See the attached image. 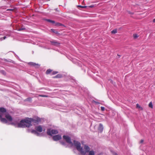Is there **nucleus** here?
<instances>
[{
    "label": "nucleus",
    "instance_id": "f257e3e1",
    "mask_svg": "<svg viewBox=\"0 0 155 155\" xmlns=\"http://www.w3.org/2000/svg\"><path fill=\"white\" fill-rule=\"evenodd\" d=\"M74 143L77 149L83 155H85L87 152H88L90 151V147L86 145H85L84 147L85 150H83V148L81 146V144L80 142L74 140Z\"/></svg>",
    "mask_w": 155,
    "mask_h": 155
},
{
    "label": "nucleus",
    "instance_id": "f03ea898",
    "mask_svg": "<svg viewBox=\"0 0 155 155\" xmlns=\"http://www.w3.org/2000/svg\"><path fill=\"white\" fill-rule=\"evenodd\" d=\"M31 118H28L26 119L21 120L18 124L19 127H29L32 125Z\"/></svg>",
    "mask_w": 155,
    "mask_h": 155
},
{
    "label": "nucleus",
    "instance_id": "7ed1b4c3",
    "mask_svg": "<svg viewBox=\"0 0 155 155\" xmlns=\"http://www.w3.org/2000/svg\"><path fill=\"white\" fill-rule=\"evenodd\" d=\"M58 133L57 130H51L50 129H48L47 131V134L50 136H51L52 134H55Z\"/></svg>",
    "mask_w": 155,
    "mask_h": 155
},
{
    "label": "nucleus",
    "instance_id": "20e7f679",
    "mask_svg": "<svg viewBox=\"0 0 155 155\" xmlns=\"http://www.w3.org/2000/svg\"><path fill=\"white\" fill-rule=\"evenodd\" d=\"M63 138L69 144H72L71 138L67 136L64 135L63 136Z\"/></svg>",
    "mask_w": 155,
    "mask_h": 155
},
{
    "label": "nucleus",
    "instance_id": "39448f33",
    "mask_svg": "<svg viewBox=\"0 0 155 155\" xmlns=\"http://www.w3.org/2000/svg\"><path fill=\"white\" fill-rule=\"evenodd\" d=\"M50 42L51 45L56 46H58L60 44V42L56 40L50 41Z\"/></svg>",
    "mask_w": 155,
    "mask_h": 155
},
{
    "label": "nucleus",
    "instance_id": "423d86ee",
    "mask_svg": "<svg viewBox=\"0 0 155 155\" xmlns=\"http://www.w3.org/2000/svg\"><path fill=\"white\" fill-rule=\"evenodd\" d=\"M31 119L32 123H33V124H38L41 121L40 119L38 118L35 119L31 118Z\"/></svg>",
    "mask_w": 155,
    "mask_h": 155
},
{
    "label": "nucleus",
    "instance_id": "0eeeda50",
    "mask_svg": "<svg viewBox=\"0 0 155 155\" xmlns=\"http://www.w3.org/2000/svg\"><path fill=\"white\" fill-rule=\"evenodd\" d=\"M61 137L60 135L59 134L55 136H54L53 137V140L54 141H58L61 139Z\"/></svg>",
    "mask_w": 155,
    "mask_h": 155
},
{
    "label": "nucleus",
    "instance_id": "6e6552de",
    "mask_svg": "<svg viewBox=\"0 0 155 155\" xmlns=\"http://www.w3.org/2000/svg\"><path fill=\"white\" fill-rule=\"evenodd\" d=\"M104 129V126L101 124H100L98 127V130L100 132H102Z\"/></svg>",
    "mask_w": 155,
    "mask_h": 155
},
{
    "label": "nucleus",
    "instance_id": "1a4fd4ad",
    "mask_svg": "<svg viewBox=\"0 0 155 155\" xmlns=\"http://www.w3.org/2000/svg\"><path fill=\"white\" fill-rule=\"evenodd\" d=\"M5 117L8 120L11 121L12 120V117L9 114H7L5 115Z\"/></svg>",
    "mask_w": 155,
    "mask_h": 155
},
{
    "label": "nucleus",
    "instance_id": "9d476101",
    "mask_svg": "<svg viewBox=\"0 0 155 155\" xmlns=\"http://www.w3.org/2000/svg\"><path fill=\"white\" fill-rule=\"evenodd\" d=\"M36 130L40 132H41L43 131V129L42 127L41 126H39L37 127L36 128Z\"/></svg>",
    "mask_w": 155,
    "mask_h": 155
},
{
    "label": "nucleus",
    "instance_id": "9b49d317",
    "mask_svg": "<svg viewBox=\"0 0 155 155\" xmlns=\"http://www.w3.org/2000/svg\"><path fill=\"white\" fill-rule=\"evenodd\" d=\"M6 112V110L5 108L4 107H0V112L4 113Z\"/></svg>",
    "mask_w": 155,
    "mask_h": 155
},
{
    "label": "nucleus",
    "instance_id": "f8f14e48",
    "mask_svg": "<svg viewBox=\"0 0 155 155\" xmlns=\"http://www.w3.org/2000/svg\"><path fill=\"white\" fill-rule=\"evenodd\" d=\"M62 75L61 74H58L56 76L53 77V78H61L62 77Z\"/></svg>",
    "mask_w": 155,
    "mask_h": 155
},
{
    "label": "nucleus",
    "instance_id": "ddd939ff",
    "mask_svg": "<svg viewBox=\"0 0 155 155\" xmlns=\"http://www.w3.org/2000/svg\"><path fill=\"white\" fill-rule=\"evenodd\" d=\"M0 119L1 121L2 122L5 123H6L7 122V120L5 118H2V117Z\"/></svg>",
    "mask_w": 155,
    "mask_h": 155
},
{
    "label": "nucleus",
    "instance_id": "4468645a",
    "mask_svg": "<svg viewBox=\"0 0 155 155\" xmlns=\"http://www.w3.org/2000/svg\"><path fill=\"white\" fill-rule=\"evenodd\" d=\"M31 133L33 134H34L37 135V136H38L39 134L38 133L36 130H32L31 131Z\"/></svg>",
    "mask_w": 155,
    "mask_h": 155
},
{
    "label": "nucleus",
    "instance_id": "2eb2a0df",
    "mask_svg": "<svg viewBox=\"0 0 155 155\" xmlns=\"http://www.w3.org/2000/svg\"><path fill=\"white\" fill-rule=\"evenodd\" d=\"M136 107L137 108L140 109V110H143V108L141 107L138 104H136Z\"/></svg>",
    "mask_w": 155,
    "mask_h": 155
},
{
    "label": "nucleus",
    "instance_id": "dca6fc26",
    "mask_svg": "<svg viewBox=\"0 0 155 155\" xmlns=\"http://www.w3.org/2000/svg\"><path fill=\"white\" fill-rule=\"evenodd\" d=\"M52 70L50 69H49L47 70L46 73L47 74H49L51 73L52 72Z\"/></svg>",
    "mask_w": 155,
    "mask_h": 155
},
{
    "label": "nucleus",
    "instance_id": "f3484780",
    "mask_svg": "<svg viewBox=\"0 0 155 155\" xmlns=\"http://www.w3.org/2000/svg\"><path fill=\"white\" fill-rule=\"evenodd\" d=\"M31 100H32L31 98L30 97H28V98L25 99L24 100V101H29L30 102L31 101Z\"/></svg>",
    "mask_w": 155,
    "mask_h": 155
},
{
    "label": "nucleus",
    "instance_id": "a211bd4d",
    "mask_svg": "<svg viewBox=\"0 0 155 155\" xmlns=\"http://www.w3.org/2000/svg\"><path fill=\"white\" fill-rule=\"evenodd\" d=\"M28 64H29L30 65H31L32 66H35L37 64H36L35 63L32 62H30L28 63Z\"/></svg>",
    "mask_w": 155,
    "mask_h": 155
},
{
    "label": "nucleus",
    "instance_id": "6ab92c4d",
    "mask_svg": "<svg viewBox=\"0 0 155 155\" xmlns=\"http://www.w3.org/2000/svg\"><path fill=\"white\" fill-rule=\"evenodd\" d=\"M46 20L47 21L50 22H51V23H52V24H54V23H55V22L54 21H53V20H51L50 19H46Z\"/></svg>",
    "mask_w": 155,
    "mask_h": 155
},
{
    "label": "nucleus",
    "instance_id": "aec40b11",
    "mask_svg": "<svg viewBox=\"0 0 155 155\" xmlns=\"http://www.w3.org/2000/svg\"><path fill=\"white\" fill-rule=\"evenodd\" d=\"M51 30L52 32L54 33H55L56 34H58V32L57 31H56L54 29L52 28V29H51Z\"/></svg>",
    "mask_w": 155,
    "mask_h": 155
},
{
    "label": "nucleus",
    "instance_id": "412c9836",
    "mask_svg": "<svg viewBox=\"0 0 155 155\" xmlns=\"http://www.w3.org/2000/svg\"><path fill=\"white\" fill-rule=\"evenodd\" d=\"M117 31L116 29H114L111 31V33L114 34H115L117 33Z\"/></svg>",
    "mask_w": 155,
    "mask_h": 155
},
{
    "label": "nucleus",
    "instance_id": "4be33fe9",
    "mask_svg": "<svg viewBox=\"0 0 155 155\" xmlns=\"http://www.w3.org/2000/svg\"><path fill=\"white\" fill-rule=\"evenodd\" d=\"M149 107L151 108H153V105L152 102H150L149 104Z\"/></svg>",
    "mask_w": 155,
    "mask_h": 155
},
{
    "label": "nucleus",
    "instance_id": "5701e85b",
    "mask_svg": "<svg viewBox=\"0 0 155 155\" xmlns=\"http://www.w3.org/2000/svg\"><path fill=\"white\" fill-rule=\"evenodd\" d=\"M133 36L134 38V39H136L138 37V35L136 34H134Z\"/></svg>",
    "mask_w": 155,
    "mask_h": 155
},
{
    "label": "nucleus",
    "instance_id": "b1692460",
    "mask_svg": "<svg viewBox=\"0 0 155 155\" xmlns=\"http://www.w3.org/2000/svg\"><path fill=\"white\" fill-rule=\"evenodd\" d=\"M58 73V71H53L52 72V74H51V75H54V74H55L57 73Z\"/></svg>",
    "mask_w": 155,
    "mask_h": 155
},
{
    "label": "nucleus",
    "instance_id": "393cba45",
    "mask_svg": "<svg viewBox=\"0 0 155 155\" xmlns=\"http://www.w3.org/2000/svg\"><path fill=\"white\" fill-rule=\"evenodd\" d=\"M55 25L56 26H62L63 25L62 24H61L60 23H56Z\"/></svg>",
    "mask_w": 155,
    "mask_h": 155
},
{
    "label": "nucleus",
    "instance_id": "a878e982",
    "mask_svg": "<svg viewBox=\"0 0 155 155\" xmlns=\"http://www.w3.org/2000/svg\"><path fill=\"white\" fill-rule=\"evenodd\" d=\"M101 110L102 111H103L105 110V108L103 107H101Z\"/></svg>",
    "mask_w": 155,
    "mask_h": 155
},
{
    "label": "nucleus",
    "instance_id": "bb28decb",
    "mask_svg": "<svg viewBox=\"0 0 155 155\" xmlns=\"http://www.w3.org/2000/svg\"><path fill=\"white\" fill-rule=\"evenodd\" d=\"M78 6L79 7H80L82 8H85L86 7V6H81V5H79Z\"/></svg>",
    "mask_w": 155,
    "mask_h": 155
},
{
    "label": "nucleus",
    "instance_id": "cd10ccee",
    "mask_svg": "<svg viewBox=\"0 0 155 155\" xmlns=\"http://www.w3.org/2000/svg\"><path fill=\"white\" fill-rule=\"evenodd\" d=\"M39 96L42 97H48V96L46 95H39Z\"/></svg>",
    "mask_w": 155,
    "mask_h": 155
},
{
    "label": "nucleus",
    "instance_id": "c85d7f7f",
    "mask_svg": "<svg viewBox=\"0 0 155 155\" xmlns=\"http://www.w3.org/2000/svg\"><path fill=\"white\" fill-rule=\"evenodd\" d=\"M7 11H13V9H8L6 10Z\"/></svg>",
    "mask_w": 155,
    "mask_h": 155
},
{
    "label": "nucleus",
    "instance_id": "c756f323",
    "mask_svg": "<svg viewBox=\"0 0 155 155\" xmlns=\"http://www.w3.org/2000/svg\"><path fill=\"white\" fill-rule=\"evenodd\" d=\"M6 38V36H4L3 37V38H1V40H3V39H5V38Z\"/></svg>",
    "mask_w": 155,
    "mask_h": 155
},
{
    "label": "nucleus",
    "instance_id": "7c9ffc66",
    "mask_svg": "<svg viewBox=\"0 0 155 155\" xmlns=\"http://www.w3.org/2000/svg\"><path fill=\"white\" fill-rule=\"evenodd\" d=\"M60 143L62 145H64L65 144V143L63 141H60Z\"/></svg>",
    "mask_w": 155,
    "mask_h": 155
},
{
    "label": "nucleus",
    "instance_id": "2f4dec72",
    "mask_svg": "<svg viewBox=\"0 0 155 155\" xmlns=\"http://www.w3.org/2000/svg\"><path fill=\"white\" fill-rule=\"evenodd\" d=\"M143 139H142L140 141V143H143Z\"/></svg>",
    "mask_w": 155,
    "mask_h": 155
},
{
    "label": "nucleus",
    "instance_id": "473e14b6",
    "mask_svg": "<svg viewBox=\"0 0 155 155\" xmlns=\"http://www.w3.org/2000/svg\"><path fill=\"white\" fill-rule=\"evenodd\" d=\"M128 13L129 14H131V15H133L134 14L133 13H132V12H130V11L128 12Z\"/></svg>",
    "mask_w": 155,
    "mask_h": 155
},
{
    "label": "nucleus",
    "instance_id": "72a5a7b5",
    "mask_svg": "<svg viewBox=\"0 0 155 155\" xmlns=\"http://www.w3.org/2000/svg\"><path fill=\"white\" fill-rule=\"evenodd\" d=\"M24 29V28H20V29H19L18 30L20 31L22 30H23Z\"/></svg>",
    "mask_w": 155,
    "mask_h": 155
},
{
    "label": "nucleus",
    "instance_id": "f704fd0d",
    "mask_svg": "<svg viewBox=\"0 0 155 155\" xmlns=\"http://www.w3.org/2000/svg\"><path fill=\"white\" fill-rule=\"evenodd\" d=\"M153 22L154 23H155V18H154L153 19Z\"/></svg>",
    "mask_w": 155,
    "mask_h": 155
},
{
    "label": "nucleus",
    "instance_id": "c9c22d12",
    "mask_svg": "<svg viewBox=\"0 0 155 155\" xmlns=\"http://www.w3.org/2000/svg\"><path fill=\"white\" fill-rule=\"evenodd\" d=\"M114 155H118L117 153H115Z\"/></svg>",
    "mask_w": 155,
    "mask_h": 155
},
{
    "label": "nucleus",
    "instance_id": "e433bc0d",
    "mask_svg": "<svg viewBox=\"0 0 155 155\" xmlns=\"http://www.w3.org/2000/svg\"><path fill=\"white\" fill-rule=\"evenodd\" d=\"M2 117V115L0 114V118Z\"/></svg>",
    "mask_w": 155,
    "mask_h": 155
},
{
    "label": "nucleus",
    "instance_id": "4c0bfd02",
    "mask_svg": "<svg viewBox=\"0 0 155 155\" xmlns=\"http://www.w3.org/2000/svg\"><path fill=\"white\" fill-rule=\"evenodd\" d=\"M90 7H93V6H90Z\"/></svg>",
    "mask_w": 155,
    "mask_h": 155
},
{
    "label": "nucleus",
    "instance_id": "58836bf2",
    "mask_svg": "<svg viewBox=\"0 0 155 155\" xmlns=\"http://www.w3.org/2000/svg\"><path fill=\"white\" fill-rule=\"evenodd\" d=\"M12 124H14L12 123Z\"/></svg>",
    "mask_w": 155,
    "mask_h": 155
}]
</instances>
